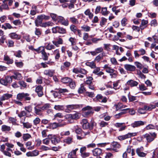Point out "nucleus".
<instances>
[{"label":"nucleus","instance_id":"f257e3e1","mask_svg":"<svg viewBox=\"0 0 158 158\" xmlns=\"http://www.w3.org/2000/svg\"><path fill=\"white\" fill-rule=\"evenodd\" d=\"M143 136L146 139L148 142L150 143L156 137L157 134L155 132L149 133L143 135Z\"/></svg>","mask_w":158,"mask_h":158},{"label":"nucleus","instance_id":"f03ea898","mask_svg":"<svg viewBox=\"0 0 158 158\" xmlns=\"http://www.w3.org/2000/svg\"><path fill=\"white\" fill-rule=\"evenodd\" d=\"M82 110L83 111L82 115L85 117H87L93 113L92 107L89 106L83 108Z\"/></svg>","mask_w":158,"mask_h":158},{"label":"nucleus","instance_id":"7ed1b4c3","mask_svg":"<svg viewBox=\"0 0 158 158\" xmlns=\"http://www.w3.org/2000/svg\"><path fill=\"white\" fill-rule=\"evenodd\" d=\"M137 132H129L124 135H119L118 136V139L122 141L131 138V137L137 135Z\"/></svg>","mask_w":158,"mask_h":158},{"label":"nucleus","instance_id":"20e7f679","mask_svg":"<svg viewBox=\"0 0 158 158\" xmlns=\"http://www.w3.org/2000/svg\"><path fill=\"white\" fill-rule=\"evenodd\" d=\"M29 94L27 93H19L17 96V98L20 100H21L23 98H25V100L29 101L31 98L29 97Z\"/></svg>","mask_w":158,"mask_h":158},{"label":"nucleus","instance_id":"39448f33","mask_svg":"<svg viewBox=\"0 0 158 158\" xmlns=\"http://www.w3.org/2000/svg\"><path fill=\"white\" fill-rule=\"evenodd\" d=\"M66 125V123H53L49 124V126L47 127V128H50L52 129L56 128L58 127H62Z\"/></svg>","mask_w":158,"mask_h":158},{"label":"nucleus","instance_id":"423d86ee","mask_svg":"<svg viewBox=\"0 0 158 158\" xmlns=\"http://www.w3.org/2000/svg\"><path fill=\"white\" fill-rule=\"evenodd\" d=\"M12 81L11 78L9 76H6L4 78L0 79V83L5 86H7L8 83H10Z\"/></svg>","mask_w":158,"mask_h":158},{"label":"nucleus","instance_id":"0eeeda50","mask_svg":"<svg viewBox=\"0 0 158 158\" xmlns=\"http://www.w3.org/2000/svg\"><path fill=\"white\" fill-rule=\"evenodd\" d=\"M66 107L67 108L66 111L69 113L72 110L79 108L80 106L79 105H69L66 106Z\"/></svg>","mask_w":158,"mask_h":158},{"label":"nucleus","instance_id":"6e6552de","mask_svg":"<svg viewBox=\"0 0 158 158\" xmlns=\"http://www.w3.org/2000/svg\"><path fill=\"white\" fill-rule=\"evenodd\" d=\"M146 123V122L142 121H135L131 124V126L133 128L141 126H143Z\"/></svg>","mask_w":158,"mask_h":158},{"label":"nucleus","instance_id":"1a4fd4ad","mask_svg":"<svg viewBox=\"0 0 158 158\" xmlns=\"http://www.w3.org/2000/svg\"><path fill=\"white\" fill-rule=\"evenodd\" d=\"M43 87L41 85H39L36 86L35 91L37 93L39 97H41L43 95Z\"/></svg>","mask_w":158,"mask_h":158},{"label":"nucleus","instance_id":"9d476101","mask_svg":"<svg viewBox=\"0 0 158 158\" xmlns=\"http://www.w3.org/2000/svg\"><path fill=\"white\" fill-rule=\"evenodd\" d=\"M110 146L113 150L116 152H118V149L120 148L121 145L118 142H114L111 143Z\"/></svg>","mask_w":158,"mask_h":158},{"label":"nucleus","instance_id":"9b49d317","mask_svg":"<svg viewBox=\"0 0 158 158\" xmlns=\"http://www.w3.org/2000/svg\"><path fill=\"white\" fill-rule=\"evenodd\" d=\"M93 155L99 156L102 154V150L99 148H95L92 150Z\"/></svg>","mask_w":158,"mask_h":158},{"label":"nucleus","instance_id":"f8f14e48","mask_svg":"<svg viewBox=\"0 0 158 158\" xmlns=\"http://www.w3.org/2000/svg\"><path fill=\"white\" fill-rule=\"evenodd\" d=\"M80 114L79 113L76 112L74 114H69L66 116V118L72 119H78L79 117Z\"/></svg>","mask_w":158,"mask_h":158},{"label":"nucleus","instance_id":"ddd939ff","mask_svg":"<svg viewBox=\"0 0 158 158\" xmlns=\"http://www.w3.org/2000/svg\"><path fill=\"white\" fill-rule=\"evenodd\" d=\"M81 124L83 129H89V123L86 119H83L81 121Z\"/></svg>","mask_w":158,"mask_h":158},{"label":"nucleus","instance_id":"4468645a","mask_svg":"<svg viewBox=\"0 0 158 158\" xmlns=\"http://www.w3.org/2000/svg\"><path fill=\"white\" fill-rule=\"evenodd\" d=\"M124 123H116L114 124V126L118 128H119V131H122L125 129L126 126L124 125Z\"/></svg>","mask_w":158,"mask_h":158},{"label":"nucleus","instance_id":"2eb2a0df","mask_svg":"<svg viewBox=\"0 0 158 158\" xmlns=\"http://www.w3.org/2000/svg\"><path fill=\"white\" fill-rule=\"evenodd\" d=\"M39 154V151L37 150H35L31 152H27L26 155L28 157H33L37 156Z\"/></svg>","mask_w":158,"mask_h":158},{"label":"nucleus","instance_id":"dca6fc26","mask_svg":"<svg viewBox=\"0 0 158 158\" xmlns=\"http://www.w3.org/2000/svg\"><path fill=\"white\" fill-rule=\"evenodd\" d=\"M99 101L101 102L106 103L107 101V98L105 97L103 98V96L101 94H98L94 98Z\"/></svg>","mask_w":158,"mask_h":158},{"label":"nucleus","instance_id":"f3484780","mask_svg":"<svg viewBox=\"0 0 158 158\" xmlns=\"http://www.w3.org/2000/svg\"><path fill=\"white\" fill-rule=\"evenodd\" d=\"M120 82V80H118L114 82L113 84V88L116 90L120 89L121 88V86L119 84Z\"/></svg>","mask_w":158,"mask_h":158},{"label":"nucleus","instance_id":"a211bd4d","mask_svg":"<svg viewBox=\"0 0 158 158\" xmlns=\"http://www.w3.org/2000/svg\"><path fill=\"white\" fill-rule=\"evenodd\" d=\"M124 68L127 71H134L135 70L136 68L134 66L129 64H126L124 65Z\"/></svg>","mask_w":158,"mask_h":158},{"label":"nucleus","instance_id":"6ab92c4d","mask_svg":"<svg viewBox=\"0 0 158 158\" xmlns=\"http://www.w3.org/2000/svg\"><path fill=\"white\" fill-rule=\"evenodd\" d=\"M94 70L93 73L94 74H96L98 76H101L104 74V73L100 71V67H96L95 66V68H94Z\"/></svg>","mask_w":158,"mask_h":158},{"label":"nucleus","instance_id":"aec40b11","mask_svg":"<svg viewBox=\"0 0 158 158\" xmlns=\"http://www.w3.org/2000/svg\"><path fill=\"white\" fill-rule=\"evenodd\" d=\"M78 150V148H77L75 150H73L71 152H69L68 155V158H77L76 156V152Z\"/></svg>","mask_w":158,"mask_h":158},{"label":"nucleus","instance_id":"412c9836","mask_svg":"<svg viewBox=\"0 0 158 158\" xmlns=\"http://www.w3.org/2000/svg\"><path fill=\"white\" fill-rule=\"evenodd\" d=\"M10 77L12 79V78H13L17 80H20L22 78L21 74L20 73L17 72H14V75Z\"/></svg>","mask_w":158,"mask_h":158},{"label":"nucleus","instance_id":"4be33fe9","mask_svg":"<svg viewBox=\"0 0 158 158\" xmlns=\"http://www.w3.org/2000/svg\"><path fill=\"white\" fill-rule=\"evenodd\" d=\"M127 84L131 87H133L137 86L138 84V83L136 81L130 80L127 81Z\"/></svg>","mask_w":158,"mask_h":158},{"label":"nucleus","instance_id":"5701e85b","mask_svg":"<svg viewBox=\"0 0 158 158\" xmlns=\"http://www.w3.org/2000/svg\"><path fill=\"white\" fill-rule=\"evenodd\" d=\"M44 74L49 77H52L54 73V71L53 70L47 69L44 71Z\"/></svg>","mask_w":158,"mask_h":158},{"label":"nucleus","instance_id":"b1692460","mask_svg":"<svg viewBox=\"0 0 158 158\" xmlns=\"http://www.w3.org/2000/svg\"><path fill=\"white\" fill-rule=\"evenodd\" d=\"M12 95L9 94H4L0 98L1 101H4L7 100L11 98Z\"/></svg>","mask_w":158,"mask_h":158},{"label":"nucleus","instance_id":"393cba45","mask_svg":"<svg viewBox=\"0 0 158 158\" xmlns=\"http://www.w3.org/2000/svg\"><path fill=\"white\" fill-rule=\"evenodd\" d=\"M1 130L3 132H8L11 130V128L10 126L3 125L1 127Z\"/></svg>","mask_w":158,"mask_h":158},{"label":"nucleus","instance_id":"a878e982","mask_svg":"<svg viewBox=\"0 0 158 158\" xmlns=\"http://www.w3.org/2000/svg\"><path fill=\"white\" fill-rule=\"evenodd\" d=\"M9 36L12 39H19L21 38L20 36L17 35L16 33H11L9 34Z\"/></svg>","mask_w":158,"mask_h":158},{"label":"nucleus","instance_id":"bb28decb","mask_svg":"<svg viewBox=\"0 0 158 158\" xmlns=\"http://www.w3.org/2000/svg\"><path fill=\"white\" fill-rule=\"evenodd\" d=\"M42 19H41V16H38L37 19L35 21V25L37 27H38L42 23Z\"/></svg>","mask_w":158,"mask_h":158},{"label":"nucleus","instance_id":"cd10ccee","mask_svg":"<svg viewBox=\"0 0 158 158\" xmlns=\"http://www.w3.org/2000/svg\"><path fill=\"white\" fill-rule=\"evenodd\" d=\"M34 112L37 115L41 116L42 115V110L40 109V107L39 108L37 106H36L34 108Z\"/></svg>","mask_w":158,"mask_h":158},{"label":"nucleus","instance_id":"c85d7f7f","mask_svg":"<svg viewBox=\"0 0 158 158\" xmlns=\"http://www.w3.org/2000/svg\"><path fill=\"white\" fill-rule=\"evenodd\" d=\"M70 21L74 24H80V22L78 20L74 17H71L69 19Z\"/></svg>","mask_w":158,"mask_h":158},{"label":"nucleus","instance_id":"c756f323","mask_svg":"<svg viewBox=\"0 0 158 158\" xmlns=\"http://www.w3.org/2000/svg\"><path fill=\"white\" fill-rule=\"evenodd\" d=\"M85 64L87 66L90 67L91 69H94L96 66V64L94 61L89 62L87 61Z\"/></svg>","mask_w":158,"mask_h":158},{"label":"nucleus","instance_id":"7c9ffc66","mask_svg":"<svg viewBox=\"0 0 158 158\" xmlns=\"http://www.w3.org/2000/svg\"><path fill=\"white\" fill-rule=\"evenodd\" d=\"M2 28L5 30H6L7 29H11L13 28V27L9 23H6L4 25H2Z\"/></svg>","mask_w":158,"mask_h":158},{"label":"nucleus","instance_id":"2f4dec72","mask_svg":"<svg viewBox=\"0 0 158 158\" xmlns=\"http://www.w3.org/2000/svg\"><path fill=\"white\" fill-rule=\"evenodd\" d=\"M4 60L5 61H7V64H12L13 62V60L10 59L7 55L4 56Z\"/></svg>","mask_w":158,"mask_h":158},{"label":"nucleus","instance_id":"473e14b6","mask_svg":"<svg viewBox=\"0 0 158 158\" xmlns=\"http://www.w3.org/2000/svg\"><path fill=\"white\" fill-rule=\"evenodd\" d=\"M84 14L86 15H88L90 19H92L93 17V14L90 12L89 9H87L84 12Z\"/></svg>","mask_w":158,"mask_h":158},{"label":"nucleus","instance_id":"72a5a7b5","mask_svg":"<svg viewBox=\"0 0 158 158\" xmlns=\"http://www.w3.org/2000/svg\"><path fill=\"white\" fill-rule=\"evenodd\" d=\"M53 25L54 23L52 22L49 21L45 23H43L40 26L43 27H46L47 26H53Z\"/></svg>","mask_w":158,"mask_h":158},{"label":"nucleus","instance_id":"f704fd0d","mask_svg":"<svg viewBox=\"0 0 158 158\" xmlns=\"http://www.w3.org/2000/svg\"><path fill=\"white\" fill-rule=\"evenodd\" d=\"M156 128L158 130V126H156V127L152 124H150L146 127V129L147 130H150L155 129Z\"/></svg>","mask_w":158,"mask_h":158},{"label":"nucleus","instance_id":"c9c22d12","mask_svg":"<svg viewBox=\"0 0 158 158\" xmlns=\"http://www.w3.org/2000/svg\"><path fill=\"white\" fill-rule=\"evenodd\" d=\"M22 138L24 141H26L31 138V136L28 133L24 134H23Z\"/></svg>","mask_w":158,"mask_h":158},{"label":"nucleus","instance_id":"e433bc0d","mask_svg":"<svg viewBox=\"0 0 158 158\" xmlns=\"http://www.w3.org/2000/svg\"><path fill=\"white\" fill-rule=\"evenodd\" d=\"M101 13L103 15H106L109 13V12L107 10L106 7H103L102 8Z\"/></svg>","mask_w":158,"mask_h":158},{"label":"nucleus","instance_id":"4c0bfd02","mask_svg":"<svg viewBox=\"0 0 158 158\" xmlns=\"http://www.w3.org/2000/svg\"><path fill=\"white\" fill-rule=\"evenodd\" d=\"M156 107V105H150L148 106H144V109H146V110H151L155 108Z\"/></svg>","mask_w":158,"mask_h":158},{"label":"nucleus","instance_id":"58836bf2","mask_svg":"<svg viewBox=\"0 0 158 158\" xmlns=\"http://www.w3.org/2000/svg\"><path fill=\"white\" fill-rule=\"evenodd\" d=\"M61 81L64 83H69L72 81V79L69 77H66L63 78L61 80Z\"/></svg>","mask_w":158,"mask_h":158},{"label":"nucleus","instance_id":"ea45409f","mask_svg":"<svg viewBox=\"0 0 158 158\" xmlns=\"http://www.w3.org/2000/svg\"><path fill=\"white\" fill-rule=\"evenodd\" d=\"M41 52L43 56V60H48V56H47V53L45 52L44 48L41 51Z\"/></svg>","mask_w":158,"mask_h":158},{"label":"nucleus","instance_id":"a19ab883","mask_svg":"<svg viewBox=\"0 0 158 158\" xmlns=\"http://www.w3.org/2000/svg\"><path fill=\"white\" fill-rule=\"evenodd\" d=\"M23 125L24 128H26L27 129L30 128L32 127L31 124L28 122L26 123H22Z\"/></svg>","mask_w":158,"mask_h":158},{"label":"nucleus","instance_id":"79ce46f5","mask_svg":"<svg viewBox=\"0 0 158 158\" xmlns=\"http://www.w3.org/2000/svg\"><path fill=\"white\" fill-rule=\"evenodd\" d=\"M51 107L50 104L48 103L44 104L43 106L40 107V109L42 110H48Z\"/></svg>","mask_w":158,"mask_h":158},{"label":"nucleus","instance_id":"37998d69","mask_svg":"<svg viewBox=\"0 0 158 158\" xmlns=\"http://www.w3.org/2000/svg\"><path fill=\"white\" fill-rule=\"evenodd\" d=\"M81 28L82 30L85 31H89L90 30V27L86 25H84L81 26Z\"/></svg>","mask_w":158,"mask_h":158},{"label":"nucleus","instance_id":"c03bdc74","mask_svg":"<svg viewBox=\"0 0 158 158\" xmlns=\"http://www.w3.org/2000/svg\"><path fill=\"white\" fill-rule=\"evenodd\" d=\"M54 53L55 54V58L56 60H58L60 57L59 52L58 50L56 49L54 51Z\"/></svg>","mask_w":158,"mask_h":158},{"label":"nucleus","instance_id":"a18cd8bd","mask_svg":"<svg viewBox=\"0 0 158 158\" xmlns=\"http://www.w3.org/2000/svg\"><path fill=\"white\" fill-rule=\"evenodd\" d=\"M54 109L57 110H62L64 109V106L63 105H56L55 106Z\"/></svg>","mask_w":158,"mask_h":158},{"label":"nucleus","instance_id":"49530a36","mask_svg":"<svg viewBox=\"0 0 158 158\" xmlns=\"http://www.w3.org/2000/svg\"><path fill=\"white\" fill-rule=\"evenodd\" d=\"M40 119L38 117H36L33 121V124L35 126H37L40 123Z\"/></svg>","mask_w":158,"mask_h":158},{"label":"nucleus","instance_id":"de8ad7c7","mask_svg":"<svg viewBox=\"0 0 158 158\" xmlns=\"http://www.w3.org/2000/svg\"><path fill=\"white\" fill-rule=\"evenodd\" d=\"M66 30L65 29L62 27L58 26V32L61 34H64L66 33Z\"/></svg>","mask_w":158,"mask_h":158},{"label":"nucleus","instance_id":"09e8293b","mask_svg":"<svg viewBox=\"0 0 158 158\" xmlns=\"http://www.w3.org/2000/svg\"><path fill=\"white\" fill-rule=\"evenodd\" d=\"M99 125L100 127H106L108 125V124L107 122H105L104 121H101L99 123Z\"/></svg>","mask_w":158,"mask_h":158},{"label":"nucleus","instance_id":"8fccbe9b","mask_svg":"<svg viewBox=\"0 0 158 158\" xmlns=\"http://www.w3.org/2000/svg\"><path fill=\"white\" fill-rule=\"evenodd\" d=\"M40 149L43 151H46L51 150V148L48 147L44 145H42L40 148Z\"/></svg>","mask_w":158,"mask_h":158},{"label":"nucleus","instance_id":"3c124183","mask_svg":"<svg viewBox=\"0 0 158 158\" xmlns=\"http://www.w3.org/2000/svg\"><path fill=\"white\" fill-rule=\"evenodd\" d=\"M90 125L89 124V129L90 130L92 129L94 127H95L97 126L96 123L94 120H91L90 122Z\"/></svg>","mask_w":158,"mask_h":158},{"label":"nucleus","instance_id":"603ef678","mask_svg":"<svg viewBox=\"0 0 158 158\" xmlns=\"http://www.w3.org/2000/svg\"><path fill=\"white\" fill-rule=\"evenodd\" d=\"M70 29L74 33H76L78 30L77 27L74 25H71L70 26Z\"/></svg>","mask_w":158,"mask_h":158},{"label":"nucleus","instance_id":"864d4df0","mask_svg":"<svg viewBox=\"0 0 158 158\" xmlns=\"http://www.w3.org/2000/svg\"><path fill=\"white\" fill-rule=\"evenodd\" d=\"M74 127L76 129L75 132L77 134H80L81 133L82 129L78 127L77 126H74Z\"/></svg>","mask_w":158,"mask_h":158},{"label":"nucleus","instance_id":"5fc2aeb1","mask_svg":"<svg viewBox=\"0 0 158 158\" xmlns=\"http://www.w3.org/2000/svg\"><path fill=\"white\" fill-rule=\"evenodd\" d=\"M107 19H106L104 18H102L100 22V25L102 27L107 22Z\"/></svg>","mask_w":158,"mask_h":158},{"label":"nucleus","instance_id":"6e6d98bb","mask_svg":"<svg viewBox=\"0 0 158 158\" xmlns=\"http://www.w3.org/2000/svg\"><path fill=\"white\" fill-rule=\"evenodd\" d=\"M90 154L89 152H84L81 154V156L83 158H86L87 157L90 156Z\"/></svg>","mask_w":158,"mask_h":158},{"label":"nucleus","instance_id":"4d7b16f0","mask_svg":"<svg viewBox=\"0 0 158 158\" xmlns=\"http://www.w3.org/2000/svg\"><path fill=\"white\" fill-rule=\"evenodd\" d=\"M52 42L56 46L58 47L59 45L62 44L63 41L62 40H58L57 41H53Z\"/></svg>","mask_w":158,"mask_h":158},{"label":"nucleus","instance_id":"13d9d810","mask_svg":"<svg viewBox=\"0 0 158 158\" xmlns=\"http://www.w3.org/2000/svg\"><path fill=\"white\" fill-rule=\"evenodd\" d=\"M86 96L92 98L94 96V92H86L85 93Z\"/></svg>","mask_w":158,"mask_h":158},{"label":"nucleus","instance_id":"bf43d9fd","mask_svg":"<svg viewBox=\"0 0 158 158\" xmlns=\"http://www.w3.org/2000/svg\"><path fill=\"white\" fill-rule=\"evenodd\" d=\"M19 84L20 85V86L24 88H27V84L26 82L23 81H19Z\"/></svg>","mask_w":158,"mask_h":158},{"label":"nucleus","instance_id":"052dcab7","mask_svg":"<svg viewBox=\"0 0 158 158\" xmlns=\"http://www.w3.org/2000/svg\"><path fill=\"white\" fill-rule=\"evenodd\" d=\"M72 140V138L70 137H69L65 139L64 140L65 143L69 144L71 143Z\"/></svg>","mask_w":158,"mask_h":158},{"label":"nucleus","instance_id":"680f3d73","mask_svg":"<svg viewBox=\"0 0 158 158\" xmlns=\"http://www.w3.org/2000/svg\"><path fill=\"white\" fill-rule=\"evenodd\" d=\"M146 109H144V106L143 108H139L138 110V112L140 114H144L145 113Z\"/></svg>","mask_w":158,"mask_h":158},{"label":"nucleus","instance_id":"e2e57ef3","mask_svg":"<svg viewBox=\"0 0 158 158\" xmlns=\"http://www.w3.org/2000/svg\"><path fill=\"white\" fill-rule=\"evenodd\" d=\"M128 97L129 101L130 102H133L136 100V97L131 95H128Z\"/></svg>","mask_w":158,"mask_h":158},{"label":"nucleus","instance_id":"0e129e2a","mask_svg":"<svg viewBox=\"0 0 158 158\" xmlns=\"http://www.w3.org/2000/svg\"><path fill=\"white\" fill-rule=\"evenodd\" d=\"M148 23V21L147 20H143L142 21L141 25L140 26V28L141 29H144V27H143V26H145Z\"/></svg>","mask_w":158,"mask_h":158},{"label":"nucleus","instance_id":"69168bd1","mask_svg":"<svg viewBox=\"0 0 158 158\" xmlns=\"http://www.w3.org/2000/svg\"><path fill=\"white\" fill-rule=\"evenodd\" d=\"M139 88L141 91H144L147 89V88L143 84H141L139 85Z\"/></svg>","mask_w":158,"mask_h":158},{"label":"nucleus","instance_id":"338daca9","mask_svg":"<svg viewBox=\"0 0 158 158\" xmlns=\"http://www.w3.org/2000/svg\"><path fill=\"white\" fill-rule=\"evenodd\" d=\"M102 58V56L101 55H99L96 57L94 61L97 62H98Z\"/></svg>","mask_w":158,"mask_h":158},{"label":"nucleus","instance_id":"774afa93","mask_svg":"<svg viewBox=\"0 0 158 158\" xmlns=\"http://www.w3.org/2000/svg\"><path fill=\"white\" fill-rule=\"evenodd\" d=\"M93 78L92 77H89L87 78V80L85 81L86 84L89 85L91 84L92 82V80H93Z\"/></svg>","mask_w":158,"mask_h":158}]
</instances>
